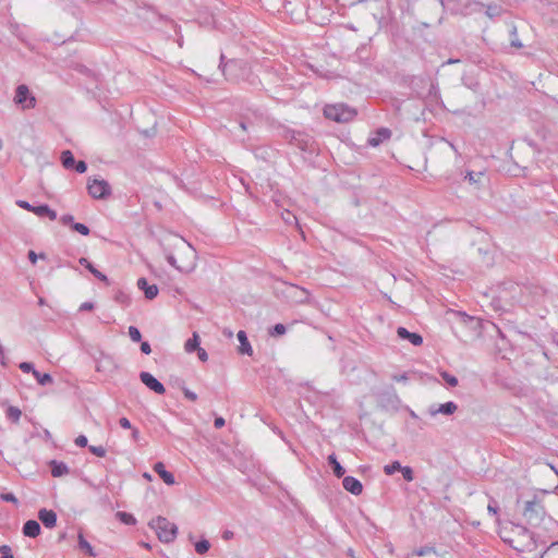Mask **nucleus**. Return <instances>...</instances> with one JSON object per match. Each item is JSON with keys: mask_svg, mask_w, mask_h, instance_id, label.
Returning <instances> with one entry per match:
<instances>
[{"mask_svg": "<svg viewBox=\"0 0 558 558\" xmlns=\"http://www.w3.org/2000/svg\"><path fill=\"white\" fill-rule=\"evenodd\" d=\"M282 137L290 145L298 147L304 153L313 154L316 150L314 138L302 131L286 129L282 133Z\"/></svg>", "mask_w": 558, "mask_h": 558, "instance_id": "f257e3e1", "label": "nucleus"}, {"mask_svg": "<svg viewBox=\"0 0 558 558\" xmlns=\"http://www.w3.org/2000/svg\"><path fill=\"white\" fill-rule=\"evenodd\" d=\"M149 526L156 532L162 543H171L178 534V526L165 517H157L149 522Z\"/></svg>", "mask_w": 558, "mask_h": 558, "instance_id": "f03ea898", "label": "nucleus"}, {"mask_svg": "<svg viewBox=\"0 0 558 558\" xmlns=\"http://www.w3.org/2000/svg\"><path fill=\"white\" fill-rule=\"evenodd\" d=\"M357 114V111L345 105V104H335V105H326L324 108L325 118L338 122V123H347L352 121Z\"/></svg>", "mask_w": 558, "mask_h": 558, "instance_id": "7ed1b4c3", "label": "nucleus"}, {"mask_svg": "<svg viewBox=\"0 0 558 558\" xmlns=\"http://www.w3.org/2000/svg\"><path fill=\"white\" fill-rule=\"evenodd\" d=\"M520 539H507L504 541L508 543L513 549L524 553L532 551L536 548V539L535 535L530 532L526 527L518 525Z\"/></svg>", "mask_w": 558, "mask_h": 558, "instance_id": "20e7f679", "label": "nucleus"}, {"mask_svg": "<svg viewBox=\"0 0 558 558\" xmlns=\"http://www.w3.org/2000/svg\"><path fill=\"white\" fill-rule=\"evenodd\" d=\"M545 515V508L541 500L534 496L532 500H526L523 508V517L531 525H538Z\"/></svg>", "mask_w": 558, "mask_h": 558, "instance_id": "39448f33", "label": "nucleus"}, {"mask_svg": "<svg viewBox=\"0 0 558 558\" xmlns=\"http://www.w3.org/2000/svg\"><path fill=\"white\" fill-rule=\"evenodd\" d=\"M88 194L95 199H106L111 195V186L106 180L89 179L87 183Z\"/></svg>", "mask_w": 558, "mask_h": 558, "instance_id": "423d86ee", "label": "nucleus"}, {"mask_svg": "<svg viewBox=\"0 0 558 558\" xmlns=\"http://www.w3.org/2000/svg\"><path fill=\"white\" fill-rule=\"evenodd\" d=\"M16 205L22 209L34 213L36 216L40 218L48 217L50 220L57 219V211L51 209L47 204L34 206L26 201L17 199Z\"/></svg>", "mask_w": 558, "mask_h": 558, "instance_id": "0eeeda50", "label": "nucleus"}, {"mask_svg": "<svg viewBox=\"0 0 558 558\" xmlns=\"http://www.w3.org/2000/svg\"><path fill=\"white\" fill-rule=\"evenodd\" d=\"M219 68L221 69L226 80L234 82L238 81L236 72L239 70H244V63L234 59L225 62V56L221 54Z\"/></svg>", "mask_w": 558, "mask_h": 558, "instance_id": "6e6552de", "label": "nucleus"}, {"mask_svg": "<svg viewBox=\"0 0 558 558\" xmlns=\"http://www.w3.org/2000/svg\"><path fill=\"white\" fill-rule=\"evenodd\" d=\"M14 101L23 109H32L36 106V98L24 84L19 85L15 90Z\"/></svg>", "mask_w": 558, "mask_h": 558, "instance_id": "1a4fd4ad", "label": "nucleus"}, {"mask_svg": "<svg viewBox=\"0 0 558 558\" xmlns=\"http://www.w3.org/2000/svg\"><path fill=\"white\" fill-rule=\"evenodd\" d=\"M140 379L147 388L153 390L155 393L163 395L166 392L165 386L157 378H155L150 373L141 372Z\"/></svg>", "mask_w": 558, "mask_h": 558, "instance_id": "9d476101", "label": "nucleus"}, {"mask_svg": "<svg viewBox=\"0 0 558 558\" xmlns=\"http://www.w3.org/2000/svg\"><path fill=\"white\" fill-rule=\"evenodd\" d=\"M457 409L458 405L453 401H448L439 405H430L428 408V413L430 416H436L437 414L451 415L457 411Z\"/></svg>", "mask_w": 558, "mask_h": 558, "instance_id": "9b49d317", "label": "nucleus"}, {"mask_svg": "<svg viewBox=\"0 0 558 558\" xmlns=\"http://www.w3.org/2000/svg\"><path fill=\"white\" fill-rule=\"evenodd\" d=\"M343 488L352 495L359 496L363 492L362 483L354 476H344L342 480Z\"/></svg>", "mask_w": 558, "mask_h": 558, "instance_id": "f8f14e48", "label": "nucleus"}, {"mask_svg": "<svg viewBox=\"0 0 558 558\" xmlns=\"http://www.w3.org/2000/svg\"><path fill=\"white\" fill-rule=\"evenodd\" d=\"M391 137V130L388 128H379L373 136L367 140V144L372 147L379 146L384 141Z\"/></svg>", "mask_w": 558, "mask_h": 558, "instance_id": "ddd939ff", "label": "nucleus"}, {"mask_svg": "<svg viewBox=\"0 0 558 558\" xmlns=\"http://www.w3.org/2000/svg\"><path fill=\"white\" fill-rule=\"evenodd\" d=\"M137 288L144 292L147 300H154L159 292L158 287L156 284H149L144 277L137 280Z\"/></svg>", "mask_w": 558, "mask_h": 558, "instance_id": "4468645a", "label": "nucleus"}, {"mask_svg": "<svg viewBox=\"0 0 558 558\" xmlns=\"http://www.w3.org/2000/svg\"><path fill=\"white\" fill-rule=\"evenodd\" d=\"M38 519L47 529H52L57 524V513L53 510L40 509L38 511Z\"/></svg>", "mask_w": 558, "mask_h": 558, "instance_id": "2eb2a0df", "label": "nucleus"}, {"mask_svg": "<svg viewBox=\"0 0 558 558\" xmlns=\"http://www.w3.org/2000/svg\"><path fill=\"white\" fill-rule=\"evenodd\" d=\"M397 335L402 340L410 341L413 345H421L423 343V337L420 333L411 332L404 327L397 328Z\"/></svg>", "mask_w": 558, "mask_h": 558, "instance_id": "dca6fc26", "label": "nucleus"}, {"mask_svg": "<svg viewBox=\"0 0 558 558\" xmlns=\"http://www.w3.org/2000/svg\"><path fill=\"white\" fill-rule=\"evenodd\" d=\"M154 471L160 476V478L167 485H173L175 483L174 475L166 470L165 464L162 462L155 463Z\"/></svg>", "mask_w": 558, "mask_h": 558, "instance_id": "f3484780", "label": "nucleus"}, {"mask_svg": "<svg viewBox=\"0 0 558 558\" xmlns=\"http://www.w3.org/2000/svg\"><path fill=\"white\" fill-rule=\"evenodd\" d=\"M23 534L27 537H37L40 534L41 527L36 520H28L23 525Z\"/></svg>", "mask_w": 558, "mask_h": 558, "instance_id": "a211bd4d", "label": "nucleus"}, {"mask_svg": "<svg viewBox=\"0 0 558 558\" xmlns=\"http://www.w3.org/2000/svg\"><path fill=\"white\" fill-rule=\"evenodd\" d=\"M49 466H50L51 475L53 477H61L63 475L69 474V472H70L69 466L64 462H61V461L51 460L49 462Z\"/></svg>", "mask_w": 558, "mask_h": 558, "instance_id": "6ab92c4d", "label": "nucleus"}, {"mask_svg": "<svg viewBox=\"0 0 558 558\" xmlns=\"http://www.w3.org/2000/svg\"><path fill=\"white\" fill-rule=\"evenodd\" d=\"M236 337H238V340L240 342L239 352L241 354L252 355L253 354V349H252V345L248 342L246 332L244 330H240L238 332Z\"/></svg>", "mask_w": 558, "mask_h": 558, "instance_id": "aec40b11", "label": "nucleus"}, {"mask_svg": "<svg viewBox=\"0 0 558 558\" xmlns=\"http://www.w3.org/2000/svg\"><path fill=\"white\" fill-rule=\"evenodd\" d=\"M328 464L331 466L332 472L336 477L340 478L343 477L345 470L344 468L339 463L337 460V457L335 453H331L328 456Z\"/></svg>", "mask_w": 558, "mask_h": 558, "instance_id": "412c9836", "label": "nucleus"}, {"mask_svg": "<svg viewBox=\"0 0 558 558\" xmlns=\"http://www.w3.org/2000/svg\"><path fill=\"white\" fill-rule=\"evenodd\" d=\"M60 160H61L62 166L65 169H73V167L76 162L71 150H63L61 153Z\"/></svg>", "mask_w": 558, "mask_h": 558, "instance_id": "4be33fe9", "label": "nucleus"}, {"mask_svg": "<svg viewBox=\"0 0 558 558\" xmlns=\"http://www.w3.org/2000/svg\"><path fill=\"white\" fill-rule=\"evenodd\" d=\"M22 416V411L14 405H9L5 411V417L11 421L12 423H19L20 418Z\"/></svg>", "mask_w": 558, "mask_h": 558, "instance_id": "5701e85b", "label": "nucleus"}, {"mask_svg": "<svg viewBox=\"0 0 558 558\" xmlns=\"http://www.w3.org/2000/svg\"><path fill=\"white\" fill-rule=\"evenodd\" d=\"M33 376L36 378L37 383L41 386L50 385L53 383L51 375L48 373H40L36 369V371H34Z\"/></svg>", "mask_w": 558, "mask_h": 558, "instance_id": "b1692460", "label": "nucleus"}, {"mask_svg": "<svg viewBox=\"0 0 558 558\" xmlns=\"http://www.w3.org/2000/svg\"><path fill=\"white\" fill-rule=\"evenodd\" d=\"M186 352H193L199 348V337L197 333H193V337L190 338L184 345Z\"/></svg>", "mask_w": 558, "mask_h": 558, "instance_id": "393cba45", "label": "nucleus"}, {"mask_svg": "<svg viewBox=\"0 0 558 558\" xmlns=\"http://www.w3.org/2000/svg\"><path fill=\"white\" fill-rule=\"evenodd\" d=\"M116 515L124 524L134 525L136 523V519L131 513L118 511Z\"/></svg>", "mask_w": 558, "mask_h": 558, "instance_id": "a878e982", "label": "nucleus"}, {"mask_svg": "<svg viewBox=\"0 0 558 558\" xmlns=\"http://www.w3.org/2000/svg\"><path fill=\"white\" fill-rule=\"evenodd\" d=\"M114 301L117 303L121 304L122 306H129L130 302H131V299H130V295L128 293H125L122 290H119L114 294Z\"/></svg>", "mask_w": 558, "mask_h": 558, "instance_id": "bb28decb", "label": "nucleus"}, {"mask_svg": "<svg viewBox=\"0 0 558 558\" xmlns=\"http://www.w3.org/2000/svg\"><path fill=\"white\" fill-rule=\"evenodd\" d=\"M178 387L182 390V392L184 393V397L192 401V402H195L197 400V395L193 391H191L190 389H187L184 385V381L183 380H178L177 383Z\"/></svg>", "mask_w": 558, "mask_h": 558, "instance_id": "cd10ccee", "label": "nucleus"}, {"mask_svg": "<svg viewBox=\"0 0 558 558\" xmlns=\"http://www.w3.org/2000/svg\"><path fill=\"white\" fill-rule=\"evenodd\" d=\"M78 547L89 556H95L92 545L84 538L82 534H78Z\"/></svg>", "mask_w": 558, "mask_h": 558, "instance_id": "c85d7f7f", "label": "nucleus"}, {"mask_svg": "<svg viewBox=\"0 0 558 558\" xmlns=\"http://www.w3.org/2000/svg\"><path fill=\"white\" fill-rule=\"evenodd\" d=\"M210 548V543L203 538L195 543V551L199 555L206 554Z\"/></svg>", "mask_w": 558, "mask_h": 558, "instance_id": "c756f323", "label": "nucleus"}, {"mask_svg": "<svg viewBox=\"0 0 558 558\" xmlns=\"http://www.w3.org/2000/svg\"><path fill=\"white\" fill-rule=\"evenodd\" d=\"M510 36H511L510 45L512 47L518 48V49L523 47V44L521 43V40L518 37V29H517L515 25H512V27L510 29Z\"/></svg>", "mask_w": 558, "mask_h": 558, "instance_id": "7c9ffc66", "label": "nucleus"}, {"mask_svg": "<svg viewBox=\"0 0 558 558\" xmlns=\"http://www.w3.org/2000/svg\"><path fill=\"white\" fill-rule=\"evenodd\" d=\"M460 322L464 325H474V327H477L480 325L478 320L475 319L474 317L465 314V313H457Z\"/></svg>", "mask_w": 558, "mask_h": 558, "instance_id": "2f4dec72", "label": "nucleus"}, {"mask_svg": "<svg viewBox=\"0 0 558 558\" xmlns=\"http://www.w3.org/2000/svg\"><path fill=\"white\" fill-rule=\"evenodd\" d=\"M400 469H402L401 463L399 461H393L384 466V472L387 475H392L396 472H400Z\"/></svg>", "mask_w": 558, "mask_h": 558, "instance_id": "473e14b6", "label": "nucleus"}, {"mask_svg": "<svg viewBox=\"0 0 558 558\" xmlns=\"http://www.w3.org/2000/svg\"><path fill=\"white\" fill-rule=\"evenodd\" d=\"M482 177H484L483 172L468 171L464 178L471 184H477V183H480Z\"/></svg>", "mask_w": 558, "mask_h": 558, "instance_id": "72a5a7b5", "label": "nucleus"}, {"mask_svg": "<svg viewBox=\"0 0 558 558\" xmlns=\"http://www.w3.org/2000/svg\"><path fill=\"white\" fill-rule=\"evenodd\" d=\"M501 13V8L497 4H488L486 8V15L490 19L499 16Z\"/></svg>", "mask_w": 558, "mask_h": 558, "instance_id": "f704fd0d", "label": "nucleus"}, {"mask_svg": "<svg viewBox=\"0 0 558 558\" xmlns=\"http://www.w3.org/2000/svg\"><path fill=\"white\" fill-rule=\"evenodd\" d=\"M287 331V328L283 324H276L275 326H272V328L269 330V335L271 337H279V336H282L284 335Z\"/></svg>", "mask_w": 558, "mask_h": 558, "instance_id": "c9c22d12", "label": "nucleus"}, {"mask_svg": "<svg viewBox=\"0 0 558 558\" xmlns=\"http://www.w3.org/2000/svg\"><path fill=\"white\" fill-rule=\"evenodd\" d=\"M128 332L133 342H141L142 333L137 327L130 326Z\"/></svg>", "mask_w": 558, "mask_h": 558, "instance_id": "e433bc0d", "label": "nucleus"}, {"mask_svg": "<svg viewBox=\"0 0 558 558\" xmlns=\"http://www.w3.org/2000/svg\"><path fill=\"white\" fill-rule=\"evenodd\" d=\"M72 230L78 232L82 235H88L90 233L89 228L81 222L72 223Z\"/></svg>", "mask_w": 558, "mask_h": 558, "instance_id": "4c0bfd02", "label": "nucleus"}, {"mask_svg": "<svg viewBox=\"0 0 558 558\" xmlns=\"http://www.w3.org/2000/svg\"><path fill=\"white\" fill-rule=\"evenodd\" d=\"M441 377L450 387H456L458 385V378L448 372H442Z\"/></svg>", "mask_w": 558, "mask_h": 558, "instance_id": "58836bf2", "label": "nucleus"}, {"mask_svg": "<svg viewBox=\"0 0 558 558\" xmlns=\"http://www.w3.org/2000/svg\"><path fill=\"white\" fill-rule=\"evenodd\" d=\"M400 472L402 473V476L407 482H412L414 480V473L410 466H402V469H400Z\"/></svg>", "mask_w": 558, "mask_h": 558, "instance_id": "ea45409f", "label": "nucleus"}, {"mask_svg": "<svg viewBox=\"0 0 558 558\" xmlns=\"http://www.w3.org/2000/svg\"><path fill=\"white\" fill-rule=\"evenodd\" d=\"M89 451L96 457H105L106 449L102 446H89Z\"/></svg>", "mask_w": 558, "mask_h": 558, "instance_id": "a19ab883", "label": "nucleus"}, {"mask_svg": "<svg viewBox=\"0 0 558 558\" xmlns=\"http://www.w3.org/2000/svg\"><path fill=\"white\" fill-rule=\"evenodd\" d=\"M19 367L23 373H32L33 375L34 371H36L34 364L31 362H22L20 363Z\"/></svg>", "mask_w": 558, "mask_h": 558, "instance_id": "79ce46f5", "label": "nucleus"}, {"mask_svg": "<svg viewBox=\"0 0 558 558\" xmlns=\"http://www.w3.org/2000/svg\"><path fill=\"white\" fill-rule=\"evenodd\" d=\"M0 554H1V558H14L10 546H8V545L0 546Z\"/></svg>", "mask_w": 558, "mask_h": 558, "instance_id": "37998d69", "label": "nucleus"}, {"mask_svg": "<svg viewBox=\"0 0 558 558\" xmlns=\"http://www.w3.org/2000/svg\"><path fill=\"white\" fill-rule=\"evenodd\" d=\"M92 274L100 281L105 282L106 284H110V281L108 279V277L102 274L101 271H99L98 269H92Z\"/></svg>", "mask_w": 558, "mask_h": 558, "instance_id": "c03bdc74", "label": "nucleus"}, {"mask_svg": "<svg viewBox=\"0 0 558 558\" xmlns=\"http://www.w3.org/2000/svg\"><path fill=\"white\" fill-rule=\"evenodd\" d=\"M0 499L7 502L17 504V498L12 493L1 494Z\"/></svg>", "mask_w": 558, "mask_h": 558, "instance_id": "a18cd8bd", "label": "nucleus"}, {"mask_svg": "<svg viewBox=\"0 0 558 558\" xmlns=\"http://www.w3.org/2000/svg\"><path fill=\"white\" fill-rule=\"evenodd\" d=\"M73 169L78 173H84L87 170V163L84 160L75 162Z\"/></svg>", "mask_w": 558, "mask_h": 558, "instance_id": "49530a36", "label": "nucleus"}, {"mask_svg": "<svg viewBox=\"0 0 558 558\" xmlns=\"http://www.w3.org/2000/svg\"><path fill=\"white\" fill-rule=\"evenodd\" d=\"M60 221H61L62 225L71 226V227H72V223H75L73 216L70 215V214L61 216Z\"/></svg>", "mask_w": 558, "mask_h": 558, "instance_id": "de8ad7c7", "label": "nucleus"}, {"mask_svg": "<svg viewBox=\"0 0 558 558\" xmlns=\"http://www.w3.org/2000/svg\"><path fill=\"white\" fill-rule=\"evenodd\" d=\"M430 553H435L434 547L425 546V547H421L420 549L415 550V555H417V556H425Z\"/></svg>", "mask_w": 558, "mask_h": 558, "instance_id": "09e8293b", "label": "nucleus"}, {"mask_svg": "<svg viewBox=\"0 0 558 558\" xmlns=\"http://www.w3.org/2000/svg\"><path fill=\"white\" fill-rule=\"evenodd\" d=\"M498 509H499V508H498V506H497V502H496L494 499H492V500H490V502H489V504H488V506H487V510H488V512H489L490 514H493V515H497V513H498Z\"/></svg>", "mask_w": 558, "mask_h": 558, "instance_id": "8fccbe9b", "label": "nucleus"}, {"mask_svg": "<svg viewBox=\"0 0 558 558\" xmlns=\"http://www.w3.org/2000/svg\"><path fill=\"white\" fill-rule=\"evenodd\" d=\"M87 437L85 435H80L75 439V445L78 447H86L87 446Z\"/></svg>", "mask_w": 558, "mask_h": 558, "instance_id": "3c124183", "label": "nucleus"}, {"mask_svg": "<svg viewBox=\"0 0 558 558\" xmlns=\"http://www.w3.org/2000/svg\"><path fill=\"white\" fill-rule=\"evenodd\" d=\"M78 263L82 266H84L86 269H88L90 272H92V269H95L94 265L86 257H81L78 259Z\"/></svg>", "mask_w": 558, "mask_h": 558, "instance_id": "603ef678", "label": "nucleus"}, {"mask_svg": "<svg viewBox=\"0 0 558 558\" xmlns=\"http://www.w3.org/2000/svg\"><path fill=\"white\" fill-rule=\"evenodd\" d=\"M239 128L243 131H247L248 129L253 128V123L250 120L242 119L239 122Z\"/></svg>", "mask_w": 558, "mask_h": 558, "instance_id": "864d4df0", "label": "nucleus"}, {"mask_svg": "<svg viewBox=\"0 0 558 558\" xmlns=\"http://www.w3.org/2000/svg\"><path fill=\"white\" fill-rule=\"evenodd\" d=\"M38 257L45 258V254L37 255L34 251L28 252V259L32 264H35Z\"/></svg>", "mask_w": 558, "mask_h": 558, "instance_id": "5fc2aeb1", "label": "nucleus"}, {"mask_svg": "<svg viewBox=\"0 0 558 558\" xmlns=\"http://www.w3.org/2000/svg\"><path fill=\"white\" fill-rule=\"evenodd\" d=\"M119 424L122 428H125V429H131L132 428V425H131V422L129 418L126 417H121L119 420Z\"/></svg>", "mask_w": 558, "mask_h": 558, "instance_id": "6e6d98bb", "label": "nucleus"}, {"mask_svg": "<svg viewBox=\"0 0 558 558\" xmlns=\"http://www.w3.org/2000/svg\"><path fill=\"white\" fill-rule=\"evenodd\" d=\"M141 351L144 354H150V352H151L150 344L147 341L141 342Z\"/></svg>", "mask_w": 558, "mask_h": 558, "instance_id": "4d7b16f0", "label": "nucleus"}, {"mask_svg": "<svg viewBox=\"0 0 558 558\" xmlns=\"http://www.w3.org/2000/svg\"><path fill=\"white\" fill-rule=\"evenodd\" d=\"M197 355H198L199 360L203 362L207 361V359H208L207 352L201 347L197 349Z\"/></svg>", "mask_w": 558, "mask_h": 558, "instance_id": "13d9d810", "label": "nucleus"}, {"mask_svg": "<svg viewBox=\"0 0 558 558\" xmlns=\"http://www.w3.org/2000/svg\"><path fill=\"white\" fill-rule=\"evenodd\" d=\"M93 308H94V304L92 302H84L80 306L81 312L92 311Z\"/></svg>", "mask_w": 558, "mask_h": 558, "instance_id": "bf43d9fd", "label": "nucleus"}, {"mask_svg": "<svg viewBox=\"0 0 558 558\" xmlns=\"http://www.w3.org/2000/svg\"><path fill=\"white\" fill-rule=\"evenodd\" d=\"M225 424H226V421H225V418H223V417L218 416V417H216V418H215L214 426H215L216 428H221V427H223V426H225Z\"/></svg>", "mask_w": 558, "mask_h": 558, "instance_id": "052dcab7", "label": "nucleus"}, {"mask_svg": "<svg viewBox=\"0 0 558 558\" xmlns=\"http://www.w3.org/2000/svg\"><path fill=\"white\" fill-rule=\"evenodd\" d=\"M167 262H168L171 266H173V267H175L177 269L181 270V267H179V266L177 265V259H175V257H174L173 255H171V254H170V255H168V256H167Z\"/></svg>", "mask_w": 558, "mask_h": 558, "instance_id": "680f3d73", "label": "nucleus"}, {"mask_svg": "<svg viewBox=\"0 0 558 558\" xmlns=\"http://www.w3.org/2000/svg\"><path fill=\"white\" fill-rule=\"evenodd\" d=\"M233 536H234V533H233L232 531H230V530H226V531H223V533H222V538H223L225 541H230V539H232V538H233Z\"/></svg>", "mask_w": 558, "mask_h": 558, "instance_id": "e2e57ef3", "label": "nucleus"}, {"mask_svg": "<svg viewBox=\"0 0 558 558\" xmlns=\"http://www.w3.org/2000/svg\"><path fill=\"white\" fill-rule=\"evenodd\" d=\"M393 379L396 381H407L409 379V376H408L407 373H403V374H401L399 376H393Z\"/></svg>", "mask_w": 558, "mask_h": 558, "instance_id": "0e129e2a", "label": "nucleus"}, {"mask_svg": "<svg viewBox=\"0 0 558 558\" xmlns=\"http://www.w3.org/2000/svg\"><path fill=\"white\" fill-rule=\"evenodd\" d=\"M132 438L137 441L140 439V432L136 428H132Z\"/></svg>", "mask_w": 558, "mask_h": 558, "instance_id": "69168bd1", "label": "nucleus"}, {"mask_svg": "<svg viewBox=\"0 0 558 558\" xmlns=\"http://www.w3.org/2000/svg\"><path fill=\"white\" fill-rule=\"evenodd\" d=\"M284 219H286V221H287L288 223H291V222H292V220L296 221V218H295L293 215H291L290 213H288V217H287V218H284Z\"/></svg>", "mask_w": 558, "mask_h": 558, "instance_id": "338daca9", "label": "nucleus"}, {"mask_svg": "<svg viewBox=\"0 0 558 558\" xmlns=\"http://www.w3.org/2000/svg\"><path fill=\"white\" fill-rule=\"evenodd\" d=\"M436 92H437V87H436V85H435V84H433V83H432V84H430V88H429V94H432V93H436Z\"/></svg>", "mask_w": 558, "mask_h": 558, "instance_id": "774afa93", "label": "nucleus"}]
</instances>
